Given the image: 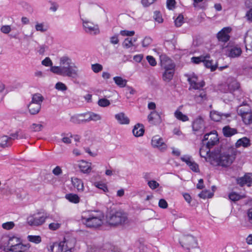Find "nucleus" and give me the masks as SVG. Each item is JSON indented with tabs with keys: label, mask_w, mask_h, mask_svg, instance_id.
<instances>
[{
	"label": "nucleus",
	"mask_w": 252,
	"mask_h": 252,
	"mask_svg": "<svg viewBox=\"0 0 252 252\" xmlns=\"http://www.w3.org/2000/svg\"><path fill=\"white\" fill-rule=\"evenodd\" d=\"M27 238L28 241L35 244H39L41 242V238L39 236L29 235Z\"/></svg>",
	"instance_id": "nucleus-40"
},
{
	"label": "nucleus",
	"mask_w": 252,
	"mask_h": 252,
	"mask_svg": "<svg viewBox=\"0 0 252 252\" xmlns=\"http://www.w3.org/2000/svg\"><path fill=\"white\" fill-rule=\"evenodd\" d=\"M134 33L135 32L133 31L123 30L120 32V34L122 36H132L134 34Z\"/></svg>",
	"instance_id": "nucleus-60"
},
{
	"label": "nucleus",
	"mask_w": 252,
	"mask_h": 252,
	"mask_svg": "<svg viewBox=\"0 0 252 252\" xmlns=\"http://www.w3.org/2000/svg\"><path fill=\"white\" fill-rule=\"evenodd\" d=\"M157 0H141V3L144 7H148Z\"/></svg>",
	"instance_id": "nucleus-62"
},
{
	"label": "nucleus",
	"mask_w": 252,
	"mask_h": 252,
	"mask_svg": "<svg viewBox=\"0 0 252 252\" xmlns=\"http://www.w3.org/2000/svg\"><path fill=\"white\" fill-rule=\"evenodd\" d=\"M110 42L112 44L115 45L118 44L119 43V39L118 35H114L110 38Z\"/></svg>",
	"instance_id": "nucleus-64"
},
{
	"label": "nucleus",
	"mask_w": 252,
	"mask_h": 252,
	"mask_svg": "<svg viewBox=\"0 0 252 252\" xmlns=\"http://www.w3.org/2000/svg\"><path fill=\"white\" fill-rule=\"evenodd\" d=\"M55 88L56 90L61 91H65L67 89L66 86L64 83L61 82L57 83Z\"/></svg>",
	"instance_id": "nucleus-49"
},
{
	"label": "nucleus",
	"mask_w": 252,
	"mask_h": 252,
	"mask_svg": "<svg viewBox=\"0 0 252 252\" xmlns=\"http://www.w3.org/2000/svg\"><path fill=\"white\" fill-rule=\"evenodd\" d=\"M42 64L45 66H53L52 65L53 63L49 57H46L44 60L42 61Z\"/></svg>",
	"instance_id": "nucleus-58"
},
{
	"label": "nucleus",
	"mask_w": 252,
	"mask_h": 252,
	"mask_svg": "<svg viewBox=\"0 0 252 252\" xmlns=\"http://www.w3.org/2000/svg\"><path fill=\"white\" fill-rule=\"evenodd\" d=\"M11 138L6 135H3L0 137V147L5 148L11 146Z\"/></svg>",
	"instance_id": "nucleus-29"
},
{
	"label": "nucleus",
	"mask_w": 252,
	"mask_h": 252,
	"mask_svg": "<svg viewBox=\"0 0 252 252\" xmlns=\"http://www.w3.org/2000/svg\"><path fill=\"white\" fill-rule=\"evenodd\" d=\"M181 159L182 161L185 162L188 166L191 164L192 162L191 158L189 156H185L181 158Z\"/></svg>",
	"instance_id": "nucleus-61"
},
{
	"label": "nucleus",
	"mask_w": 252,
	"mask_h": 252,
	"mask_svg": "<svg viewBox=\"0 0 252 252\" xmlns=\"http://www.w3.org/2000/svg\"><path fill=\"white\" fill-rule=\"evenodd\" d=\"M237 113L240 115L242 118L244 116V115L250 113L251 111V108L248 105H242L239 106L237 108Z\"/></svg>",
	"instance_id": "nucleus-27"
},
{
	"label": "nucleus",
	"mask_w": 252,
	"mask_h": 252,
	"mask_svg": "<svg viewBox=\"0 0 252 252\" xmlns=\"http://www.w3.org/2000/svg\"><path fill=\"white\" fill-rule=\"evenodd\" d=\"M103 214L99 211H86L82 213L81 220L87 227L97 228L103 224Z\"/></svg>",
	"instance_id": "nucleus-3"
},
{
	"label": "nucleus",
	"mask_w": 252,
	"mask_h": 252,
	"mask_svg": "<svg viewBox=\"0 0 252 252\" xmlns=\"http://www.w3.org/2000/svg\"><path fill=\"white\" fill-rule=\"evenodd\" d=\"M65 197L70 202L74 203H78L80 201V198L77 194H75L70 193L66 194Z\"/></svg>",
	"instance_id": "nucleus-35"
},
{
	"label": "nucleus",
	"mask_w": 252,
	"mask_h": 252,
	"mask_svg": "<svg viewBox=\"0 0 252 252\" xmlns=\"http://www.w3.org/2000/svg\"><path fill=\"white\" fill-rule=\"evenodd\" d=\"M251 183H252V174L251 173H247L243 177L237 179V183L241 187L245 185L250 186Z\"/></svg>",
	"instance_id": "nucleus-17"
},
{
	"label": "nucleus",
	"mask_w": 252,
	"mask_h": 252,
	"mask_svg": "<svg viewBox=\"0 0 252 252\" xmlns=\"http://www.w3.org/2000/svg\"><path fill=\"white\" fill-rule=\"evenodd\" d=\"M175 117L183 122H186L189 120L188 116L186 115L183 114L181 111H176L175 113Z\"/></svg>",
	"instance_id": "nucleus-36"
},
{
	"label": "nucleus",
	"mask_w": 252,
	"mask_h": 252,
	"mask_svg": "<svg viewBox=\"0 0 252 252\" xmlns=\"http://www.w3.org/2000/svg\"><path fill=\"white\" fill-rule=\"evenodd\" d=\"M94 186L99 189L102 190L104 192L108 191V189L106 185L101 182H95L94 184Z\"/></svg>",
	"instance_id": "nucleus-51"
},
{
	"label": "nucleus",
	"mask_w": 252,
	"mask_h": 252,
	"mask_svg": "<svg viewBox=\"0 0 252 252\" xmlns=\"http://www.w3.org/2000/svg\"><path fill=\"white\" fill-rule=\"evenodd\" d=\"M91 163L82 160L79 164V167L84 173H88L91 171Z\"/></svg>",
	"instance_id": "nucleus-24"
},
{
	"label": "nucleus",
	"mask_w": 252,
	"mask_h": 252,
	"mask_svg": "<svg viewBox=\"0 0 252 252\" xmlns=\"http://www.w3.org/2000/svg\"><path fill=\"white\" fill-rule=\"evenodd\" d=\"M113 80L115 84L120 88H123L126 86L127 80L120 76L114 77Z\"/></svg>",
	"instance_id": "nucleus-33"
},
{
	"label": "nucleus",
	"mask_w": 252,
	"mask_h": 252,
	"mask_svg": "<svg viewBox=\"0 0 252 252\" xmlns=\"http://www.w3.org/2000/svg\"><path fill=\"white\" fill-rule=\"evenodd\" d=\"M244 123L246 125H250L252 124V112H250L249 113L244 115L242 118Z\"/></svg>",
	"instance_id": "nucleus-39"
},
{
	"label": "nucleus",
	"mask_w": 252,
	"mask_h": 252,
	"mask_svg": "<svg viewBox=\"0 0 252 252\" xmlns=\"http://www.w3.org/2000/svg\"><path fill=\"white\" fill-rule=\"evenodd\" d=\"M197 77L195 76H192L191 78L189 77L188 79V81H189L191 87L195 90L199 89L204 87L205 85V82L204 81L197 83Z\"/></svg>",
	"instance_id": "nucleus-18"
},
{
	"label": "nucleus",
	"mask_w": 252,
	"mask_h": 252,
	"mask_svg": "<svg viewBox=\"0 0 252 252\" xmlns=\"http://www.w3.org/2000/svg\"><path fill=\"white\" fill-rule=\"evenodd\" d=\"M107 222L110 225L123 224L127 221V216L122 211H111L107 216Z\"/></svg>",
	"instance_id": "nucleus-5"
},
{
	"label": "nucleus",
	"mask_w": 252,
	"mask_h": 252,
	"mask_svg": "<svg viewBox=\"0 0 252 252\" xmlns=\"http://www.w3.org/2000/svg\"><path fill=\"white\" fill-rule=\"evenodd\" d=\"M204 65L208 68H210L212 71H213L216 70L217 68L216 64H213V61H209L207 60V59H205V60L203 61Z\"/></svg>",
	"instance_id": "nucleus-38"
},
{
	"label": "nucleus",
	"mask_w": 252,
	"mask_h": 252,
	"mask_svg": "<svg viewBox=\"0 0 252 252\" xmlns=\"http://www.w3.org/2000/svg\"><path fill=\"white\" fill-rule=\"evenodd\" d=\"M97 104L100 107H105L108 106L110 104V102L107 99L103 98L98 100Z\"/></svg>",
	"instance_id": "nucleus-43"
},
{
	"label": "nucleus",
	"mask_w": 252,
	"mask_h": 252,
	"mask_svg": "<svg viewBox=\"0 0 252 252\" xmlns=\"http://www.w3.org/2000/svg\"><path fill=\"white\" fill-rule=\"evenodd\" d=\"M250 145V140L246 137L239 139L235 144V146L237 148L240 147L241 146L246 148L249 147Z\"/></svg>",
	"instance_id": "nucleus-26"
},
{
	"label": "nucleus",
	"mask_w": 252,
	"mask_h": 252,
	"mask_svg": "<svg viewBox=\"0 0 252 252\" xmlns=\"http://www.w3.org/2000/svg\"><path fill=\"white\" fill-rule=\"evenodd\" d=\"M20 242V239L16 237H10L7 244V248H13Z\"/></svg>",
	"instance_id": "nucleus-34"
},
{
	"label": "nucleus",
	"mask_w": 252,
	"mask_h": 252,
	"mask_svg": "<svg viewBox=\"0 0 252 252\" xmlns=\"http://www.w3.org/2000/svg\"><path fill=\"white\" fill-rule=\"evenodd\" d=\"M211 119L214 121L219 122L220 121L222 118H226L230 116V114H221L218 111H211L210 114Z\"/></svg>",
	"instance_id": "nucleus-19"
},
{
	"label": "nucleus",
	"mask_w": 252,
	"mask_h": 252,
	"mask_svg": "<svg viewBox=\"0 0 252 252\" xmlns=\"http://www.w3.org/2000/svg\"><path fill=\"white\" fill-rule=\"evenodd\" d=\"M71 182L73 186L76 188L79 191L83 190L84 185L81 180L74 177L71 178Z\"/></svg>",
	"instance_id": "nucleus-28"
},
{
	"label": "nucleus",
	"mask_w": 252,
	"mask_h": 252,
	"mask_svg": "<svg viewBox=\"0 0 252 252\" xmlns=\"http://www.w3.org/2000/svg\"><path fill=\"white\" fill-rule=\"evenodd\" d=\"M209 157L211 164L222 167H227L233 162L236 158V155L231 149L224 152L217 150L211 152Z\"/></svg>",
	"instance_id": "nucleus-2"
},
{
	"label": "nucleus",
	"mask_w": 252,
	"mask_h": 252,
	"mask_svg": "<svg viewBox=\"0 0 252 252\" xmlns=\"http://www.w3.org/2000/svg\"><path fill=\"white\" fill-rule=\"evenodd\" d=\"M61 252H71V250L74 247V240L72 239H64V240L60 242Z\"/></svg>",
	"instance_id": "nucleus-15"
},
{
	"label": "nucleus",
	"mask_w": 252,
	"mask_h": 252,
	"mask_svg": "<svg viewBox=\"0 0 252 252\" xmlns=\"http://www.w3.org/2000/svg\"><path fill=\"white\" fill-rule=\"evenodd\" d=\"M244 42L247 50L252 51V30L249 31L244 38Z\"/></svg>",
	"instance_id": "nucleus-20"
},
{
	"label": "nucleus",
	"mask_w": 252,
	"mask_h": 252,
	"mask_svg": "<svg viewBox=\"0 0 252 252\" xmlns=\"http://www.w3.org/2000/svg\"><path fill=\"white\" fill-rule=\"evenodd\" d=\"M49 217L47 214H42L40 212L29 216L27 219L28 224L32 226H38L42 225Z\"/></svg>",
	"instance_id": "nucleus-7"
},
{
	"label": "nucleus",
	"mask_w": 252,
	"mask_h": 252,
	"mask_svg": "<svg viewBox=\"0 0 252 252\" xmlns=\"http://www.w3.org/2000/svg\"><path fill=\"white\" fill-rule=\"evenodd\" d=\"M43 127V126L41 124L34 123L31 125L30 128L32 131L37 132L41 131Z\"/></svg>",
	"instance_id": "nucleus-45"
},
{
	"label": "nucleus",
	"mask_w": 252,
	"mask_h": 252,
	"mask_svg": "<svg viewBox=\"0 0 252 252\" xmlns=\"http://www.w3.org/2000/svg\"><path fill=\"white\" fill-rule=\"evenodd\" d=\"M199 196L201 198H203V199H205L206 198H211L213 195V194L212 193H210L207 190H205V191H201L199 194Z\"/></svg>",
	"instance_id": "nucleus-53"
},
{
	"label": "nucleus",
	"mask_w": 252,
	"mask_h": 252,
	"mask_svg": "<svg viewBox=\"0 0 252 252\" xmlns=\"http://www.w3.org/2000/svg\"><path fill=\"white\" fill-rule=\"evenodd\" d=\"M184 17L182 15H179L175 20V24L176 27L181 26L184 22Z\"/></svg>",
	"instance_id": "nucleus-55"
},
{
	"label": "nucleus",
	"mask_w": 252,
	"mask_h": 252,
	"mask_svg": "<svg viewBox=\"0 0 252 252\" xmlns=\"http://www.w3.org/2000/svg\"><path fill=\"white\" fill-rule=\"evenodd\" d=\"M60 66L50 67V71L54 74L63 77L75 78L78 76L79 70L75 63L66 56L60 59Z\"/></svg>",
	"instance_id": "nucleus-1"
},
{
	"label": "nucleus",
	"mask_w": 252,
	"mask_h": 252,
	"mask_svg": "<svg viewBox=\"0 0 252 252\" xmlns=\"http://www.w3.org/2000/svg\"><path fill=\"white\" fill-rule=\"evenodd\" d=\"M231 29L229 27L223 28L217 34V36L218 40L222 42H226L230 39L229 33L230 32Z\"/></svg>",
	"instance_id": "nucleus-14"
},
{
	"label": "nucleus",
	"mask_w": 252,
	"mask_h": 252,
	"mask_svg": "<svg viewBox=\"0 0 252 252\" xmlns=\"http://www.w3.org/2000/svg\"><path fill=\"white\" fill-rule=\"evenodd\" d=\"M240 87L239 83L236 80H233L227 85L228 90L229 92V94L230 95V99H232L234 96L232 93L236 90H237Z\"/></svg>",
	"instance_id": "nucleus-22"
},
{
	"label": "nucleus",
	"mask_w": 252,
	"mask_h": 252,
	"mask_svg": "<svg viewBox=\"0 0 252 252\" xmlns=\"http://www.w3.org/2000/svg\"><path fill=\"white\" fill-rule=\"evenodd\" d=\"M72 121L78 124L86 123L90 121L96 122L101 119V117L98 114L92 112L78 115L76 117H72Z\"/></svg>",
	"instance_id": "nucleus-6"
},
{
	"label": "nucleus",
	"mask_w": 252,
	"mask_h": 252,
	"mask_svg": "<svg viewBox=\"0 0 252 252\" xmlns=\"http://www.w3.org/2000/svg\"><path fill=\"white\" fill-rule=\"evenodd\" d=\"M29 111L31 115H36L38 114L41 108L40 104H36L31 101L28 106Z\"/></svg>",
	"instance_id": "nucleus-23"
},
{
	"label": "nucleus",
	"mask_w": 252,
	"mask_h": 252,
	"mask_svg": "<svg viewBox=\"0 0 252 252\" xmlns=\"http://www.w3.org/2000/svg\"><path fill=\"white\" fill-rule=\"evenodd\" d=\"M211 149V148L208 147L206 144V145H202L199 150L200 157L206 158L207 156H208V155H210V152Z\"/></svg>",
	"instance_id": "nucleus-32"
},
{
	"label": "nucleus",
	"mask_w": 252,
	"mask_h": 252,
	"mask_svg": "<svg viewBox=\"0 0 252 252\" xmlns=\"http://www.w3.org/2000/svg\"><path fill=\"white\" fill-rule=\"evenodd\" d=\"M229 198L230 200L235 202L240 200L242 197L240 194L235 192H232L229 194Z\"/></svg>",
	"instance_id": "nucleus-50"
},
{
	"label": "nucleus",
	"mask_w": 252,
	"mask_h": 252,
	"mask_svg": "<svg viewBox=\"0 0 252 252\" xmlns=\"http://www.w3.org/2000/svg\"><path fill=\"white\" fill-rule=\"evenodd\" d=\"M150 124L157 126L160 125L162 122L160 115L156 111H153L148 115L147 117Z\"/></svg>",
	"instance_id": "nucleus-13"
},
{
	"label": "nucleus",
	"mask_w": 252,
	"mask_h": 252,
	"mask_svg": "<svg viewBox=\"0 0 252 252\" xmlns=\"http://www.w3.org/2000/svg\"><path fill=\"white\" fill-rule=\"evenodd\" d=\"M15 226V223L13 221H8L6 222H4L2 224V227L5 230H11Z\"/></svg>",
	"instance_id": "nucleus-46"
},
{
	"label": "nucleus",
	"mask_w": 252,
	"mask_h": 252,
	"mask_svg": "<svg viewBox=\"0 0 252 252\" xmlns=\"http://www.w3.org/2000/svg\"><path fill=\"white\" fill-rule=\"evenodd\" d=\"M83 26L86 32L91 34L96 35L99 33V29L97 24H94L89 21H83Z\"/></svg>",
	"instance_id": "nucleus-9"
},
{
	"label": "nucleus",
	"mask_w": 252,
	"mask_h": 252,
	"mask_svg": "<svg viewBox=\"0 0 252 252\" xmlns=\"http://www.w3.org/2000/svg\"><path fill=\"white\" fill-rule=\"evenodd\" d=\"M195 99L197 102H201L206 99V94L204 91H202L198 95L196 94L195 95Z\"/></svg>",
	"instance_id": "nucleus-44"
},
{
	"label": "nucleus",
	"mask_w": 252,
	"mask_h": 252,
	"mask_svg": "<svg viewBox=\"0 0 252 252\" xmlns=\"http://www.w3.org/2000/svg\"><path fill=\"white\" fill-rule=\"evenodd\" d=\"M192 127L196 134L198 132H200V134L203 132L205 128L203 118L201 116L197 117L192 122Z\"/></svg>",
	"instance_id": "nucleus-10"
},
{
	"label": "nucleus",
	"mask_w": 252,
	"mask_h": 252,
	"mask_svg": "<svg viewBox=\"0 0 252 252\" xmlns=\"http://www.w3.org/2000/svg\"><path fill=\"white\" fill-rule=\"evenodd\" d=\"M242 50L240 47L237 46H231L227 48L226 55L232 58L239 57L242 54Z\"/></svg>",
	"instance_id": "nucleus-16"
},
{
	"label": "nucleus",
	"mask_w": 252,
	"mask_h": 252,
	"mask_svg": "<svg viewBox=\"0 0 252 252\" xmlns=\"http://www.w3.org/2000/svg\"><path fill=\"white\" fill-rule=\"evenodd\" d=\"M91 68L94 73H98L103 69L102 65L97 63L92 64Z\"/></svg>",
	"instance_id": "nucleus-48"
},
{
	"label": "nucleus",
	"mask_w": 252,
	"mask_h": 252,
	"mask_svg": "<svg viewBox=\"0 0 252 252\" xmlns=\"http://www.w3.org/2000/svg\"><path fill=\"white\" fill-rule=\"evenodd\" d=\"M208 141L206 144L207 147L212 148L219 142V138L216 131L214 130L209 133L205 134L202 142Z\"/></svg>",
	"instance_id": "nucleus-8"
},
{
	"label": "nucleus",
	"mask_w": 252,
	"mask_h": 252,
	"mask_svg": "<svg viewBox=\"0 0 252 252\" xmlns=\"http://www.w3.org/2000/svg\"><path fill=\"white\" fill-rule=\"evenodd\" d=\"M149 187L152 189H154L158 188L159 184L155 180L149 181L148 182Z\"/></svg>",
	"instance_id": "nucleus-56"
},
{
	"label": "nucleus",
	"mask_w": 252,
	"mask_h": 252,
	"mask_svg": "<svg viewBox=\"0 0 252 252\" xmlns=\"http://www.w3.org/2000/svg\"><path fill=\"white\" fill-rule=\"evenodd\" d=\"M68 134H66L65 133H62V136L63 137L62 139V141L65 144H70L71 142V137H72V134H70L69 137L66 136V135H68Z\"/></svg>",
	"instance_id": "nucleus-54"
},
{
	"label": "nucleus",
	"mask_w": 252,
	"mask_h": 252,
	"mask_svg": "<svg viewBox=\"0 0 252 252\" xmlns=\"http://www.w3.org/2000/svg\"><path fill=\"white\" fill-rule=\"evenodd\" d=\"M132 132L133 135L136 137L142 136L144 132L143 126L140 124H136L132 130Z\"/></svg>",
	"instance_id": "nucleus-25"
},
{
	"label": "nucleus",
	"mask_w": 252,
	"mask_h": 252,
	"mask_svg": "<svg viewBox=\"0 0 252 252\" xmlns=\"http://www.w3.org/2000/svg\"><path fill=\"white\" fill-rule=\"evenodd\" d=\"M147 60L149 63L152 66H155L157 64V62L155 59L151 56H147L146 57Z\"/></svg>",
	"instance_id": "nucleus-59"
},
{
	"label": "nucleus",
	"mask_w": 252,
	"mask_h": 252,
	"mask_svg": "<svg viewBox=\"0 0 252 252\" xmlns=\"http://www.w3.org/2000/svg\"><path fill=\"white\" fill-rule=\"evenodd\" d=\"M160 60L161 67L164 69L162 79L163 81L169 82L174 74L175 65L173 62L165 55L160 56Z\"/></svg>",
	"instance_id": "nucleus-4"
},
{
	"label": "nucleus",
	"mask_w": 252,
	"mask_h": 252,
	"mask_svg": "<svg viewBox=\"0 0 252 252\" xmlns=\"http://www.w3.org/2000/svg\"><path fill=\"white\" fill-rule=\"evenodd\" d=\"M158 206L162 209H166L168 207L166 201L164 199H160L158 202Z\"/></svg>",
	"instance_id": "nucleus-63"
},
{
	"label": "nucleus",
	"mask_w": 252,
	"mask_h": 252,
	"mask_svg": "<svg viewBox=\"0 0 252 252\" xmlns=\"http://www.w3.org/2000/svg\"><path fill=\"white\" fill-rule=\"evenodd\" d=\"M209 55H206L205 56H200V57H193L191 58V61L195 63H199L201 62H203L205 59L209 58Z\"/></svg>",
	"instance_id": "nucleus-42"
},
{
	"label": "nucleus",
	"mask_w": 252,
	"mask_h": 252,
	"mask_svg": "<svg viewBox=\"0 0 252 252\" xmlns=\"http://www.w3.org/2000/svg\"><path fill=\"white\" fill-rule=\"evenodd\" d=\"M25 248V245L21 243V241L13 248H7V249L10 252H19Z\"/></svg>",
	"instance_id": "nucleus-37"
},
{
	"label": "nucleus",
	"mask_w": 252,
	"mask_h": 252,
	"mask_svg": "<svg viewBox=\"0 0 252 252\" xmlns=\"http://www.w3.org/2000/svg\"><path fill=\"white\" fill-rule=\"evenodd\" d=\"M44 100V97L40 93H35L32 94L31 101L36 104H40L41 106Z\"/></svg>",
	"instance_id": "nucleus-30"
},
{
	"label": "nucleus",
	"mask_w": 252,
	"mask_h": 252,
	"mask_svg": "<svg viewBox=\"0 0 252 252\" xmlns=\"http://www.w3.org/2000/svg\"><path fill=\"white\" fill-rule=\"evenodd\" d=\"M182 247L186 246L189 248H195L197 246L196 238L191 235H188L183 237L181 241L180 242Z\"/></svg>",
	"instance_id": "nucleus-12"
},
{
	"label": "nucleus",
	"mask_w": 252,
	"mask_h": 252,
	"mask_svg": "<svg viewBox=\"0 0 252 252\" xmlns=\"http://www.w3.org/2000/svg\"><path fill=\"white\" fill-rule=\"evenodd\" d=\"M154 19L158 23H161L163 21L161 14L159 11H156L154 12Z\"/></svg>",
	"instance_id": "nucleus-47"
},
{
	"label": "nucleus",
	"mask_w": 252,
	"mask_h": 252,
	"mask_svg": "<svg viewBox=\"0 0 252 252\" xmlns=\"http://www.w3.org/2000/svg\"><path fill=\"white\" fill-rule=\"evenodd\" d=\"M123 46L126 48L128 49L131 47L134 46L133 43L132 38H126L125 39L123 43Z\"/></svg>",
	"instance_id": "nucleus-41"
},
{
	"label": "nucleus",
	"mask_w": 252,
	"mask_h": 252,
	"mask_svg": "<svg viewBox=\"0 0 252 252\" xmlns=\"http://www.w3.org/2000/svg\"><path fill=\"white\" fill-rule=\"evenodd\" d=\"M189 166L191 170L195 172H198L199 171L198 165L193 160L191 162V164L189 165Z\"/></svg>",
	"instance_id": "nucleus-57"
},
{
	"label": "nucleus",
	"mask_w": 252,
	"mask_h": 252,
	"mask_svg": "<svg viewBox=\"0 0 252 252\" xmlns=\"http://www.w3.org/2000/svg\"><path fill=\"white\" fill-rule=\"evenodd\" d=\"M222 132L225 137H230L237 133V130L229 126H225L223 128Z\"/></svg>",
	"instance_id": "nucleus-31"
},
{
	"label": "nucleus",
	"mask_w": 252,
	"mask_h": 252,
	"mask_svg": "<svg viewBox=\"0 0 252 252\" xmlns=\"http://www.w3.org/2000/svg\"><path fill=\"white\" fill-rule=\"evenodd\" d=\"M151 144L154 148H157L161 151H163L167 149L166 144L163 139L159 135H155L153 137Z\"/></svg>",
	"instance_id": "nucleus-11"
},
{
	"label": "nucleus",
	"mask_w": 252,
	"mask_h": 252,
	"mask_svg": "<svg viewBox=\"0 0 252 252\" xmlns=\"http://www.w3.org/2000/svg\"><path fill=\"white\" fill-rule=\"evenodd\" d=\"M115 118L121 125H128L129 124V118L123 112L116 114Z\"/></svg>",
	"instance_id": "nucleus-21"
},
{
	"label": "nucleus",
	"mask_w": 252,
	"mask_h": 252,
	"mask_svg": "<svg viewBox=\"0 0 252 252\" xmlns=\"http://www.w3.org/2000/svg\"><path fill=\"white\" fill-rule=\"evenodd\" d=\"M152 39L150 37H145L142 41V45L143 47H148L152 42Z\"/></svg>",
	"instance_id": "nucleus-52"
}]
</instances>
